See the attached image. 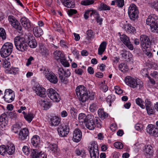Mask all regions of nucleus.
<instances>
[{"label":"nucleus","mask_w":158,"mask_h":158,"mask_svg":"<svg viewBox=\"0 0 158 158\" xmlns=\"http://www.w3.org/2000/svg\"><path fill=\"white\" fill-rule=\"evenodd\" d=\"M96 14L97 15V16H95L97 22L100 25H101L102 21V19L100 18L98 13H96Z\"/></svg>","instance_id":"59"},{"label":"nucleus","mask_w":158,"mask_h":158,"mask_svg":"<svg viewBox=\"0 0 158 158\" xmlns=\"http://www.w3.org/2000/svg\"><path fill=\"white\" fill-rule=\"evenodd\" d=\"M123 28L127 32L129 33H133L135 30V28L129 24L125 25Z\"/></svg>","instance_id":"32"},{"label":"nucleus","mask_w":158,"mask_h":158,"mask_svg":"<svg viewBox=\"0 0 158 158\" xmlns=\"http://www.w3.org/2000/svg\"><path fill=\"white\" fill-rule=\"evenodd\" d=\"M120 39L123 43L125 44L130 41L129 38L126 35L123 34L122 35H120Z\"/></svg>","instance_id":"38"},{"label":"nucleus","mask_w":158,"mask_h":158,"mask_svg":"<svg viewBox=\"0 0 158 158\" xmlns=\"http://www.w3.org/2000/svg\"><path fill=\"white\" fill-rule=\"evenodd\" d=\"M139 10L137 6L134 4H131L128 10V14L130 19L133 21L138 17Z\"/></svg>","instance_id":"6"},{"label":"nucleus","mask_w":158,"mask_h":158,"mask_svg":"<svg viewBox=\"0 0 158 158\" xmlns=\"http://www.w3.org/2000/svg\"><path fill=\"white\" fill-rule=\"evenodd\" d=\"M20 22L22 25L25 29H28L30 27V22L29 20L26 18H22L20 19Z\"/></svg>","instance_id":"27"},{"label":"nucleus","mask_w":158,"mask_h":158,"mask_svg":"<svg viewBox=\"0 0 158 158\" xmlns=\"http://www.w3.org/2000/svg\"><path fill=\"white\" fill-rule=\"evenodd\" d=\"M148 114L150 115L154 113V110L152 109L151 107L148 108L146 109Z\"/></svg>","instance_id":"63"},{"label":"nucleus","mask_w":158,"mask_h":158,"mask_svg":"<svg viewBox=\"0 0 158 158\" xmlns=\"http://www.w3.org/2000/svg\"><path fill=\"white\" fill-rule=\"evenodd\" d=\"M8 19L10 25L15 28L17 29L19 32H21L22 27L18 21L12 15H9Z\"/></svg>","instance_id":"10"},{"label":"nucleus","mask_w":158,"mask_h":158,"mask_svg":"<svg viewBox=\"0 0 158 158\" xmlns=\"http://www.w3.org/2000/svg\"><path fill=\"white\" fill-rule=\"evenodd\" d=\"M0 37L3 40L6 38V34L5 30L2 28H0Z\"/></svg>","instance_id":"49"},{"label":"nucleus","mask_w":158,"mask_h":158,"mask_svg":"<svg viewBox=\"0 0 158 158\" xmlns=\"http://www.w3.org/2000/svg\"><path fill=\"white\" fill-rule=\"evenodd\" d=\"M29 131L27 128H25L20 130L19 134V139L21 141L28 139Z\"/></svg>","instance_id":"16"},{"label":"nucleus","mask_w":158,"mask_h":158,"mask_svg":"<svg viewBox=\"0 0 158 158\" xmlns=\"http://www.w3.org/2000/svg\"><path fill=\"white\" fill-rule=\"evenodd\" d=\"M40 142V137L37 135L34 136L31 138V144L35 148H39Z\"/></svg>","instance_id":"24"},{"label":"nucleus","mask_w":158,"mask_h":158,"mask_svg":"<svg viewBox=\"0 0 158 158\" xmlns=\"http://www.w3.org/2000/svg\"><path fill=\"white\" fill-rule=\"evenodd\" d=\"M146 23L150 26V30L153 32L158 33V17L154 14L148 16Z\"/></svg>","instance_id":"1"},{"label":"nucleus","mask_w":158,"mask_h":158,"mask_svg":"<svg viewBox=\"0 0 158 158\" xmlns=\"http://www.w3.org/2000/svg\"><path fill=\"white\" fill-rule=\"evenodd\" d=\"M152 148L150 145H148L145 147L144 155L146 158H151L153 156V151Z\"/></svg>","instance_id":"21"},{"label":"nucleus","mask_w":158,"mask_h":158,"mask_svg":"<svg viewBox=\"0 0 158 158\" xmlns=\"http://www.w3.org/2000/svg\"><path fill=\"white\" fill-rule=\"evenodd\" d=\"M39 149L36 148L31 150L30 156L31 158H47L45 154L44 153H41V151Z\"/></svg>","instance_id":"14"},{"label":"nucleus","mask_w":158,"mask_h":158,"mask_svg":"<svg viewBox=\"0 0 158 158\" xmlns=\"http://www.w3.org/2000/svg\"><path fill=\"white\" fill-rule=\"evenodd\" d=\"M76 92L78 97L88 94L86 88L84 86L82 85H80L77 87Z\"/></svg>","instance_id":"22"},{"label":"nucleus","mask_w":158,"mask_h":158,"mask_svg":"<svg viewBox=\"0 0 158 158\" xmlns=\"http://www.w3.org/2000/svg\"><path fill=\"white\" fill-rule=\"evenodd\" d=\"M94 2L93 0H83L81 2V4L83 5H89L93 4Z\"/></svg>","instance_id":"50"},{"label":"nucleus","mask_w":158,"mask_h":158,"mask_svg":"<svg viewBox=\"0 0 158 158\" xmlns=\"http://www.w3.org/2000/svg\"><path fill=\"white\" fill-rule=\"evenodd\" d=\"M125 81L126 84L134 88L138 87L140 89L143 86V83L140 80L137 81L136 79L130 76H127L125 77Z\"/></svg>","instance_id":"3"},{"label":"nucleus","mask_w":158,"mask_h":158,"mask_svg":"<svg viewBox=\"0 0 158 158\" xmlns=\"http://www.w3.org/2000/svg\"><path fill=\"white\" fill-rule=\"evenodd\" d=\"M7 122V116L5 113L2 114L0 116V126L3 128L5 127Z\"/></svg>","instance_id":"25"},{"label":"nucleus","mask_w":158,"mask_h":158,"mask_svg":"<svg viewBox=\"0 0 158 158\" xmlns=\"http://www.w3.org/2000/svg\"><path fill=\"white\" fill-rule=\"evenodd\" d=\"M88 148L91 158H98L99 151L98 144L94 142L92 143L91 146H89Z\"/></svg>","instance_id":"8"},{"label":"nucleus","mask_w":158,"mask_h":158,"mask_svg":"<svg viewBox=\"0 0 158 158\" xmlns=\"http://www.w3.org/2000/svg\"><path fill=\"white\" fill-rule=\"evenodd\" d=\"M35 91L36 94L40 97L44 98L46 96V89L40 85L36 86Z\"/></svg>","instance_id":"17"},{"label":"nucleus","mask_w":158,"mask_h":158,"mask_svg":"<svg viewBox=\"0 0 158 158\" xmlns=\"http://www.w3.org/2000/svg\"><path fill=\"white\" fill-rule=\"evenodd\" d=\"M91 116L90 115H88L86 116L85 114L84 113L80 114L78 116V120L80 123H84L87 121V120L89 119V118L91 117Z\"/></svg>","instance_id":"28"},{"label":"nucleus","mask_w":158,"mask_h":158,"mask_svg":"<svg viewBox=\"0 0 158 158\" xmlns=\"http://www.w3.org/2000/svg\"><path fill=\"white\" fill-rule=\"evenodd\" d=\"M98 108V106L95 103L91 104L89 106L90 110L92 112H94L95 111H96Z\"/></svg>","instance_id":"52"},{"label":"nucleus","mask_w":158,"mask_h":158,"mask_svg":"<svg viewBox=\"0 0 158 158\" xmlns=\"http://www.w3.org/2000/svg\"><path fill=\"white\" fill-rule=\"evenodd\" d=\"M12 130L16 133H17L21 128V126L19 123L14 124L13 126Z\"/></svg>","instance_id":"41"},{"label":"nucleus","mask_w":158,"mask_h":158,"mask_svg":"<svg viewBox=\"0 0 158 158\" xmlns=\"http://www.w3.org/2000/svg\"><path fill=\"white\" fill-rule=\"evenodd\" d=\"M106 44L105 41H103L101 43L98 49V55H101L103 53L106 49Z\"/></svg>","instance_id":"31"},{"label":"nucleus","mask_w":158,"mask_h":158,"mask_svg":"<svg viewBox=\"0 0 158 158\" xmlns=\"http://www.w3.org/2000/svg\"><path fill=\"white\" fill-rule=\"evenodd\" d=\"M118 68L121 71L123 72L127 71L128 69V66L124 63H122L120 64L118 66Z\"/></svg>","instance_id":"39"},{"label":"nucleus","mask_w":158,"mask_h":158,"mask_svg":"<svg viewBox=\"0 0 158 158\" xmlns=\"http://www.w3.org/2000/svg\"><path fill=\"white\" fill-rule=\"evenodd\" d=\"M33 33L35 37H39L43 34V31L40 27H35L33 28Z\"/></svg>","instance_id":"30"},{"label":"nucleus","mask_w":158,"mask_h":158,"mask_svg":"<svg viewBox=\"0 0 158 158\" xmlns=\"http://www.w3.org/2000/svg\"><path fill=\"white\" fill-rule=\"evenodd\" d=\"M86 127L90 130H93L94 129L95 125L94 124V123L93 120L89 118V119L87 120V121H86V122L85 123Z\"/></svg>","instance_id":"26"},{"label":"nucleus","mask_w":158,"mask_h":158,"mask_svg":"<svg viewBox=\"0 0 158 158\" xmlns=\"http://www.w3.org/2000/svg\"><path fill=\"white\" fill-rule=\"evenodd\" d=\"M76 153L78 156L81 155V156L83 157L84 156L85 152L83 149H76Z\"/></svg>","instance_id":"47"},{"label":"nucleus","mask_w":158,"mask_h":158,"mask_svg":"<svg viewBox=\"0 0 158 158\" xmlns=\"http://www.w3.org/2000/svg\"><path fill=\"white\" fill-rule=\"evenodd\" d=\"M34 115L32 113H29L24 115V118L28 122L30 123L34 118Z\"/></svg>","instance_id":"42"},{"label":"nucleus","mask_w":158,"mask_h":158,"mask_svg":"<svg viewBox=\"0 0 158 158\" xmlns=\"http://www.w3.org/2000/svg\"><path fill=\"white\" fill-rule=\"evenodd\" d=\"M7 153L10 155L13 154L15 151V148L14 144H10L6 147Z\"/></svg>","instance_id":"33"},{"label":"nucleus","mask_w":158,"mask_h":158,"mask_svg":"<svg viewBox=\"0 0 158 158\" xmlns=\"http://www.w3.org/2000/svg\"><path fill=\"white\" fill-rule=\"evenodd\" d=\"M78 97L79 100L83 102H85L89 99V96L88 94L80 96Z\"/></svg>","instance_id":"45"},{"label":"nucleus","mask_w":158,"mask_h":158,"mask_svg":"<svg viewBox=\"0 0 158 158\" xmlns=\"http://www.w3.org/2000/svg\"><path fill=\"white\" fill-rule=\"evenodd\" d=\"M105 81H104V83L102 82L100 85V88L104 92H105L108 90V87L107 85L105 84Z\"/></svg>","instance_id":"51"},{"label":"nucleus","mask_w":158,"mask_h":158,"mask_svg":"<svg viewBox=\"0 0 158 158\" xmlns=\"http://www.w3.org/2000/svg\"><path fill=\"white\" fill-rule=\"evenodd\" d=\"M125 45H126L130 50H132L133 49L134 47L130 41Z\"/></svg>","instance_id":"64"},{"label":"nucleus","mask_w":158,"mask_h":158,"mask_svg":"<svg viewBox=\"0 0 158 158\" xmlns=\"http://www.w3.org/2000/svg\"><path fill=\"white\" fill-rule=\"evenodd\" d=\"M121 54L122 55V57L127 61L131 60L130 58H131L132 55L128 52L122 50L121 51Z\"/></svg>","instance_id":"29"},{"label":"nucleus","mask_w":158,"mask_h":158,"mask_svg":"<svg viewBox=\"0 0 158 158\" xmlns=\"http://www.w3.org/2000/svg\"><path fill=\"white\" fill-rule=\"evenodd\" d=\"M43 70V73L46 78L51 83L56 84L58 82V79L55 75L53 72L50 71L48 69L44 68L40 69V71Z\"/></svg>","instance_id":"7"},{"label":"nucleus","mask_w":158,"mask_h":158,"mask_svg":"<svg viewBox=\"0 0 158 158\" xmlns=\"http://www.w3.org/2000/svg\"><path fill=\"white\" fill-rule=\"evenodd\" d=\"M147 131L150 135L155 137H158V128H156L154 125H148L147 128Z\"/></svg>","instance_id":"18"},{"label":"nucleus","mask_w":158,"mask_h":158,"mask_svg":"<svg viewBox=\"0 0 158 158\" xmlns=\"http://www.w3.org/2000/svg\"><path fill=\"white\" fill-rule=\"evenodd\" d=\"M149 4L150 6L152 8L158 10V1H153L150 2Z\"/></svg>","instance_id":"43"},{"label":"nucleus","mask_w":158,"mask_h":158,"mask_svg":"<svg viewBox=\"0 0 158 158\" xmlns=\"http://www.w3.org/2000/svg\"><path fill=\"white\" fill-rule=\"evenodd\" d=\"M141 73L143 75V76L145 77H147L148 76V72L147 69H144L141 71Z\"/></svg>","instance_id":"62"},{"label":"nucleus","mask_w":158,"mask_h":158,"mask_svg":"<svg viewBox=\"0 0 158 158\" xmlns=\"http://www.w3.org/2000/svg\"><path fill=\"white\" fill-rule=\"evenodd\" d=\"M58 71L59 73L60 78L62 82L66 84L68 82L67 77H69L71 73L69 70H64L63 69L60 68Z\"/></svg>","instance_id":"9"},{"label":"nucleus","mask_w":158,"mask_h":158,"mask_svg":"<svg viewBox=\"0 0 158 158\" xmlns=\"http://www.w3.org/2000/svg\"><path fill=\"white\" fill-rule=\"evenodd\" d=\"M140 39L142 48L150 47L151 43L149 38L147 35H142L140 36Z\"/></svg>","instance_id":"15"},{"label":"nucleus","mask_w":158,"mask_h":158,"mask_svg":"<svg viewBox=\"0 0 158 158\" xmlns=\"http://www.w3.org/2000/svg\"><path fill=\"white\" fill-rule=\"evenodd\" d=\"M13 48L12 44L10 42L5 43L2 46L0 50L2 57H6L10 55Z\"/></svg>","instance_id":"5"},{"label":"nucleus","mask_w":158,"mask_h":158,"mask_svg":"<svg viewBox=\"0 0 158 158\" xmlns=\"http://www.w3.org/2000/svg\"><path fill=\"white\" fill-rule=\"evenodd\" d=\"M114 146L116 148L119 149H121L123 147V144L120 142H117L114 143Z\"/></svg>","instance_id":"55"},{"label":"nucleus","mask_w":158,"mask_h":158,"mask_svg":"<svg viewBox=\"0 0 158 158\" xmlns=\"http://www.w3.org/2000/svg\"><path fill=\"white\" fill-rule=\"evenodd\" d=\"M98 114L99 117L102 119L108 117V114L105 112L102 109H98Z\"/></svg>","instance_id":"35"},{"label":"nucleus","mask_w":158,"mask_h":158,"mask_svg":"<svg viewBox=\"0 0 158 158\" xmlns=\"http://www.w3.org/2000/svg\"><path fill=\"white\" fill-rule=\"evenodd\" d=\"M64 5L68 8H73L75 6L74 0H60Z\"/></svg>","instance_id":"23"},{"label":"nucleus","mask_w":158,"mask_h":158,"mask_svg":"<svg viewBox=\"0 0 158 158\" xmlns=\"http://www.w3.org/2000/svg\"><path fill=\"white\" fill-rule=\"evenodd\" d=\"M49 148L54 153L57 154L58 151V149L57 145L56 144H51Z\"/></svg>","instance_id":"46"},{"label":"nucleus","mask_w":158,"mask_h":158,"mask_svg":"<svg viewBox=\"0 0 158 158\" xmlns=\"http://www.w3.org/2000/svg\"><path fill=\"white\" fill-rule=\"evenodd\" d=\"M6 153V147L4 145L0 146V154L2 156H4Z\"/></svg>","instance_id":"53"},{"label":"nucleus","mask_w":158,"mask_h":158,"mask_svg":"<svg viewBox=\"0 0 158 158\" xmlns=\"http://www.w3.org/2000/svg\"><path fill=\"white\" fill-rule=\"evenodd\" d=\"M19 69L17 68L12 67L9 71L10 73L15 74L19 71Z\"/></svg>","instance_id":"57"},{"label":"nucleus","mask_w":158,"mask_h":158,"mask_svg":"<svg viewBox=\"0 0 158 158\" xmlns=\"http://www.w3.org/2000/svg\"><path fill=\"white\" fill-rule=\"evenodd\" d=\"M68 14L69 16H71L74 14L77 13V11L76 10L70 9L69 10L67 11Z\"/></svg>","instance_id":"60"},{"label":"nucleus","mask_w":158,"mask_h":158,"mask_svg":"<svg viewBox=\"0 0 158 158\" xmlns=\"http://www.w3.org/2000/svg\"><path fill=\"white\" fill-rule=\"evenodd\" d=\"M42 105L44 110H47L50 108L52 106V104L47 100H42Z\"/></svg>","instance_id":"34"},{"label":"nucleus","mask_w":158,"mask_h":158,"mask_svg":"<svg viewBox=\"0 0 158 158\" xmlns=\"http://www.w3.org/2000/svg\"><path fill=\"white\" fill-rule=\"evenodd\" d=\"M40 53L43 55L46 56L49 54L48 50L44 45H42L40 47Z\"/></svg>","instance_id":"37"},{"label":"nucleus","mask_w":158,"mask_h":158,"mask_svg":"<svg viewBox=\"0 0 158 158\" xmlns=\"http://www.w3.org/2000/svg\"><path fill=\"white\" fill-rule=\"evenodd\" d=\"M26 39H27V44L31 48H34L36 47L37 45V43L35 38L32 36H26Z\"/></svg>","instance_id":"20"},{"label":"nucleus","mask_w":158,"mask_h":158,"mask_svg":"<svg viewBox=\"0 0 158 158\" xmlns=\"http://www.w3.org/2000/svg\"><path fill=\"white\" fill-rule=\"evenodd\" d=\"M14 43L16 48L18 50L23 52L27 49V39L26 38L16 37L14 39Z\"/></svg>","instance_id":"2"},{"label":"nucleus","mask_w":158,"mask_h":158,"mask_svg":"<svg viewBox=\"0 0 158 158\" xmlns=\"http://www.w3.org/2000/svg\"><path fill=\"white\" fill-rule=\"evenodd\" d=\"M53 54L55 59L58 62H60L64 66L68 67L69 66V64L66 60L65 55L62 52L56 50L54 52Z\"/></svg>","instance_id":"4"},{"label":"nucleus","mask_w":158,"mask_h":158,"mask_svg":"<svg viewBox=\"0 0 158 158\" xmlns=\"http://www.w3.org/2000/svg\"><path fill=\"white\" fill-rule=\"evenodd\" d=\"M117 5L119 7H122L124 5V0H115Z\"/></svg>","instance_id":"56"},{"label":"nucleus","mask_w":158,"mask_h":158,"mask_svg":"<svg viewBox=\"0 0 158 158\" xmlns=\"http://www.w3.org/2000/svg\"><path fill=\"white\" fill-rule=\"evenodd\" d=\"M50 121L52 125L56 126L59 124L60 119L58 118L55 117L51 118Z\"/></svg>","instance_id":"36"},{"label":"nucleus","mask_w":158,"mask_h":158,"mask_svg":"<svg viewBox=\"0 0 158 158\" xmlns=\"http://www.w3.org/2000/svg\"><path fill=\"white\" fill-rule=\"evenodd\" d=\"M23 151L25 155H27L29 153L30 150L27 146H24L23 147Z\"/></svg>","instance_id":"58"},{"label":"nucleus","mask_w":158,"mask_h":158,"mask_svg":"<svg viewBox=\"0 0 158 158\" xmlns=\"http://www.w3.org/2000/svg\"><path fill=\"white\" fill-rule=\"evenodd\" d=\"M69 129V126L68 125L59 126L57 128V131L59 135L63 137L66 136L68 134Z\"/></svg>","instance_id":"13"},{"label":"nucleus","mask_w":158,"mask_h":158,"mask_svg":"<svg viewBox=\"0 0 158 158\" xmlns=\"http://www.w3.org/2000/svg\"><path fill=\"white\" fill-rule=\"evenodd\" d=\"M70 113L72 117L75 118L77 117V110L74 108H71L70 110Z\"/></svg>","instance_id":"44"},{"label":"nucleus","mask_w":158,"mask_h":158,"mask_svg":"<svg viewBox=\"0 0 158 158\" xmlns=\"http://www.w3.org/2000/svg\"><path fill=\"white\" fill-rule=\"evenodd\" d=\"M82 132L79 129H76L73 132V140L76 142H79L82 138Z\"/></svg>","instance_id":"19"},{"label":"nucleus","mask_w":158,"mask_h":158,"mask_svg":"<svg viewBox=\"0 0 158 158\" xmlns=\"http://www.w3.org/2000/svg\"><path fill=\"white\" fill-rule=\"evenodd\" d=\"M136 103L139 106L142 108H145V106L143 105V102L141 99L138 98L135 100Z\"/></svg>","instance_id":"48"},{"label":"nucleus","mask_w":158,"mask_h":158,"mask_svg":"<svg viewBox=\"0 0 158 158\" xmlns=\"http://www.w3.org/2000/svg\"><path fill=\"white\" fill-rule=\"evenodd\" d=\"M100 9L104 10H109L110 9V7L105 4L102 3L100 5Z\"/></svg>","instance_id":"54"},{"label":"nucleus","mask_w":158,"mask_h":158,"mask_svg":"<svg viewBox=\"0 0 158 158\" xmlns=\"http://www.w3.org/2000/svg\"><path fill=\"white\" fill-rule=\"evenodd\" d=\"M142 49L144 54L146 55L148 57H150L152 56V53L149 50V48H142Z\"/></svg>","instance_id":"40"},{"label":"nucleus","mask_w":158,"mask_h":158,"mask_svg":"<svg viewBox=\"0 0 158 158\" xmlns=\"http://www.w3.org/2000/svg\"><path fill=\"white\" fill-rule=\"evenodd\" d=\"M114 89L115 90V93L118 94H120L123 93L122 90L118 86H116L114 87Z\"/></svg>","instance_id":"61"},{"label":"nucleus","mask_w":158,"mask_h":158,"mask_svg":"<svg viewBox=\"0 0 158 158\" xmlns=\"http://www.w3.org/2000/svg\"><path fill=\"white\" fill-rule=\"evenodd\" d=\"M47 94L48 97L54 102H58L60 100V97L59 94L52 88L48 89Z\"/></svg>","instance_id":"11"},{"label":"nucleus","mask_w":158,"mask_h":158,"mask_svg":"<svg viewBox=\"0 0 158 158\" xmlns=\"http://www.w3.org/2000/svg\"><path fill=\"white\" fill-rule=\"evenodd\" d=\"M3 98L5 101L8 103L12 102L15 98L13 91L10 89H6L5 91Z\"/></svg>","instance_id":"12"}]
</instances>
